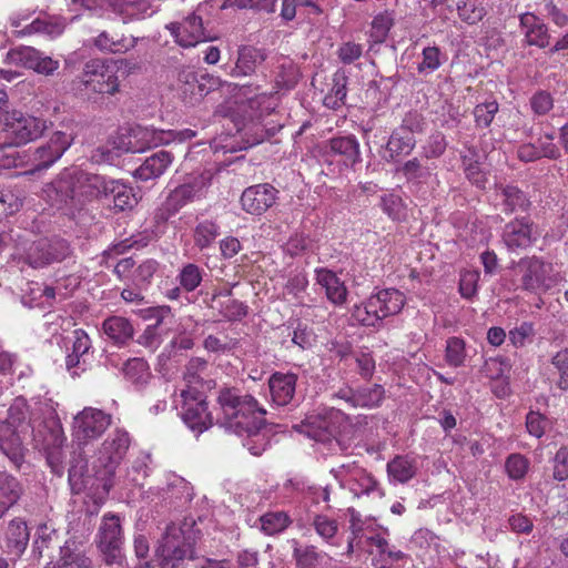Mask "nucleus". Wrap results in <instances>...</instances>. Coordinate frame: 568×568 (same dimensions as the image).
I'll return each instance as SVG.
<instances>
[{"label": "nucleus", "mask_w": 568, "mask_h": 568, "mask_svg": "<svg viewBox=\"0 0 568 568\" xmlns=\"http://www.w3.org/2000/svg\"><path fill=\"white\" fill-rule=\"evenodd\" d=\"M217 403L226 428L248 438L258 437V432L265 425L266 410L251 394L235 387H224L219 392Z\"/></svg>", "instance_id": "1"}, {"label": "nucleus", "mask_w": 568, "mask_h": 568, "mask_svg": "<svg viewBox=\"0 0 568 568\" xmlns=\"http://www.w3.org/2000/svg\"><path fill=\"white\" fill-rule=\"evenodd\" d=\"M156 552L160 558V568H186L187 560L199 559L194 550L192 525L170 524Z\"/></svg>", "instance_id": "2"}, {"label": "nucleus", "mask_w": 568, "mask_h": 568, "mask_svg": "<svg viewBox=\"0 0 568 568\" xmlns=\"http://www.w3.org/2000/svg\"><path fill=\"white\" fill-rule=\"evenodd\" d=\"M131 445L126 430L114 429L102 443L93 468L97 479L102 481V488L109 491L113 486L115 470L125 457Z\"/></svg>", "instance_id": "3"}, {"label": "nucleus", "mask_w": 568, "mask_h": 568, "mask_svg": "<svg viewBox=\"0 0 568 568\" xmlns=\"http://www.w3.org/2000/svg\"><path fill=\"white\" fill-rule=\"evenodd\" d=\"M71 89L83 97H90L92 93L114 95L120 90V81L113 67L93 59L88 61L82 73L72 80Z\"/></svg>", "instance_id": "4"}, {"label": "nucleus", "mask_w": 568, "mask_h": 568, "mask_svg": "<svg viewBox=\"0 0 568 568\" xmlns=\"http://www.w3.org/2000/svg\"><path fill=\"white\" fill-rule=\"evenodd\" d=\"M72 254L70 243L61 237H43L32 242L23 254V261L33 268L59 263Z\"/></svg>", "instance_id": "5"}, {"label": "nucleus", "mask_w": 568, "mask_h": 568, "mask_svg": "<svg viewBox=\"0 0 568 568\" xmlns=\"http://www.w3.org/2000/svg\"><path fill=\"white\" fill-rule=\"evenodd\" d=\"M124 542L121 519L118 515L106 513L101 519L97 534V544L106 565H121Z\"/></svg>", "instance_id": "6"}, {"label": "nucleus", "mask_w": 568, "mask_h": 568, "mask_svg": "<svg viewBox=\"0 0 568 568\" xmlns=\"http://www.w3.org/2000/svg\"><path fill=\"white\" fill-rule=\"evenodd\" d=\"M112 416L102 409L84 407L73 418L72 435L79 446L100 438L111 426Z\"/></svg>", "instance_id": "7"}, {"label": "nucleus", "mask_w": 568, "mask_h": 568, "mask_svg": "<svg viewBox=\"0 0 568 568\" xmlns=\"http://www.w3.org/2000/svg\"><path fill=\"white\" fill-rule=\"evenodd\" d=\"M343 414L338 409H327L323 413L306 416L292 428L307 437L322 443H328L339 434V423Z\"/></svg>", "instance_id": "8"}, {"label": "nucleus", "mask_w": 568, "mask_h": 568, "mask_svg": "<svg viewBox=\"0 0 568 568\" xmlns=\"http://www.w3.org/2000/svg\"><path fill=\"white\" fill-rule=\"evenodd\" d=\"M181 398V417L185 425L197 435L207 430L213 425V418L203 392L182 389Z\"/></svg>", "instance_id": "9"}, {"label": "nucleus", "mask_w": 568, "mask_h": 568, "mask_svg": "<svg viewBox=\"0 0 568 568\" xmlns=\"http://www.w3.org/2000/svg\"><path fill=\"white\" fill-rule=\"evenodd\" d=\"M43 199L59 210L78 207L74 171L64 170L42 189Z\"/></svg>", "instance_id": "10"}, {"label": "nucleus", "mask_w": 568, "mask_h": 568, "mask_svg": "<svg viewBox=\"0 0 568 568\" xmlns=\"http://www.w3.org/2000/svg\"><path fill=\"white\" fill-rule=\"evenodd\" d=\"M538 226L529 216L515 217L505 224L501 239L509 251L527 250L539 239Z\"/></svg>", "instance_id": "11"}, {"label": "nucleus", "mask_w": 568, "mask_h": 568, "mask_svg": "<svg viewBox=\"0 0 568 568\" xmlns=\"http://www.w3.org/2000/svg\"><path fill=\"white\" fill-rule=\"evenodd\" d=\"M45 123L36 116L19 111L8 112L4 131L16 145L26 144L42 135Z\"/></svg>", "instance_id": "12"}, {"label": "nucleus", "mask_w": 568, "mask_h": 568, "mask_svg": "<svg viewBox=\"0 0 568 568\" xmlns=\"http://www.w3.org/2000/svg\"><path fill=\"white\" fill-rule=\"evenodd\" d=\"M550 266L537 256L520 258L516 266V274L520 275V287L531 293L548 290L546 283Z\"/></svg>", "instance_id": "13"}, {"label": "nucleus", "mask_w": 568, "mask_h": 568, "mask_svg": "<svg viewBox=\"0 0 568 568\" xmlns=\"http://www.w3.org/2000/svg\"><path fill=\"white\" fill-rule=\"evenodd\" d=\"M166 29L175 42L183 48H192L211 39L205 30L202 17L196 12L190 13L180 22H171L166 26Z\"/></svg>", "instance_id": "14"}, {"label": "nucleus", "mask_w": 568, "mask_h": 568, "mask_svg": "<svg viewBox=\"0 0 568 568\" xmlns=\"http://www.w3.org/2000/svg\"><path fill=\"white\" fill-rule=\"evenodd\" d=\"M73 171L78 206H82L87 202H91L93 200L106 197V191L111 179H108L104 175L89 173L83 170L74 169Z\"/></svg>", "instance_id": "15"}, {"label": "nucleus", "mask_w": 568, "mask_h": 568, "mask_svg": "<svg viewBox=\"0 0 568 568\" xmlns=\"http://www.w3.org/2000/svg\"><path fill=\"white\" fill-rule=\"evenodd\" d=\"M278 191L268 183L248 186L241 196V204L245 212L261 215L271 209L277 200Z\"/></svg>", "instance_id": "16"}, {"label": "nucleus", "mask_w": 568, "mask_h": 568, "mask_svg": "<svg viewBox=\"0 0 568 568\" xmlns=\"http://www.w3.org/2000/svg\"><path fill=\"white\" fill-rule=\"evenodd\" d=\"M72 143L71 135L57 131L50 139L38 146L33 153V164L36 170H44L58 161Z\"/></svg>", "instance_id": "17"}, {"label": "nucleus", "mask_w": 568, "mask_h": 568, "mask_svg": "<svg viewBox=\"0 0 568 568\" xmlns=\"http://www.w3.org/2000/svg\"><path fill=\"white\" fill-rule=\"evenodd\" d=\"M174 135L172 131L136 126L130 131L128 151L132 153L144 152L146 149L169 143Z\"/></svg>", "instance_id": "18"}, {"label": "nucleus", "mask_w": 568, "mask_h": 568, "mask_svg": "<svg viewBox=\"0 0 568 568\" xmlns=\"http://www.w3.org/2000/svg\"><path fill=\"white\" fill-rule=\"evenodd\" d=\"M337 397L344 399L352 407L375 408L383 403L385 389L379 384L364 386L356 390L342 388L338 390Z\"/></svg>", "instance_id": "19"}, {"label": "nucleus", "mask_w": 568, "mask_h": 568, "mask_svg": "<svg viewBox=\"0 0 568 568\" xmlns=\"http://www.w3.org/2000/svg\"><path fill=\"white\" fill-rule=\"evenodd\" d=\"M519 24L524 30V41L528 45L544 49L550 43L548 26L535 13L525 12L519 16Z\"/></svg>", "instance_id": "20"}, {"label": "nucleus", "mask_w": 568, "mask_h": 568, "mask_svg": "<svg viewBox=\"0 0 568 568\" xmlns=\"http://www.w3.org/2000/svg\"><path fill=\"white\" fill-rule=\"evenodd\" d=\"M297 375L275 372L268 378L272 400L278 406L288 405L295 396Z\"/></svg>", "instance_id": "21"}, {"label": "nucleus", "mask_w": 568, "mask_h": 568, "mask_svg": "<svg viewBox=\"0 0 568 568\" xmlns=\"http://www.w3.org/2000/svg\"><path fill=\"white\" fill-rule=\"evenodd\" d=\"M65 438L60 427L51 429L49 436L43 440V450L45 454V460L51 471L61 477L64 473V453L63 443Z\"/></svg>", "instance_id": "22"}, {"label": "nucleus", "mask_w": 568, "mask_h": 568, "mask_svg": "<svg viewBox=\"0 0 568 568\" xmlns=\"http://www.w3.org/2000/svg\"><path fill=\"white\" fill-rule=\"evenodd\" d=\"M174 155L165 150H160L148 156L143 163L133 172V176L141 181H149L160 178L172 164Z\"/></svg>", "instance_id": "23"}, {"label": "nucleus", "mask_w": 568, "mask_h": 568, "mask_svg": "<svg viewBox=\"0 0 568 568\" xmlns=\"http://www.w3.org/2000/svg\"><path fill=\"white\" fill-rule=\"evenodd\" d=\"M267 59L265 49L253 45H242L237 51L235 67L232 69L233 77H247L255 73L256 68Z\"/></svg>", "instance_id": "24"}, {"label": "nucleus", "mask_w": 568, "mask_h": 568, "mask_svg": "<svg viewBox=\"0 0 568 568\" xmlns=\"http://www.w3.org/2000/svg\"><path fill=\"white\" fill-rule=\"evenodd\" d=\"M0 450L19 467L23 462V445L16 427L9 420H0Z\"/></svg>", "instance_id": "25"}, {"label": "nucleus", "mask_w": 568, "mask_h": 568, "mask_svg": "<svg viewBox=\"0 0 568 568\" xmlns=\"http://www.w3.org/2000/svg\"><path fill=\"white\" fill-rule=\"evenodd\" d=\"M371 308H376L382 320L398 314L404 304L405 296L396 288H386L378 291L376 294L369 296Z\"/></svg>", "instance_id": "26"}, {"label": "nucleus", "mask_w": 568, "mask_h": 568, "mask_svg": "<svg viewBox=\"0 0 568 568\" xmlns=\"http://www.w3.org/2000/svg\"><path fill=\"white\" fill-rule=\"evenodd\" d=\"M352 538L348 540V550L366 549L375 547L378 552H385L387 548V540L377 534L367 532L363 528V523L355 516L351 519Z\"/></svg>", "instance_id": "27"}, {"label": "nucleus", "mask_w": 568, "mask_h": 568, "mask_svg": "<svg viewBox=\"0 0 568 568\" xmlns=\"http://www.w3.org/2000/svg\"><path fill=\"white\" fill-rule=\"evenodd\" d=\"M497 195L501 199V211L507 215L517 212H527L531 206L527 194L513 184L498 185Z\"/></svg>", "instance_id": "28"}, {"label": "nucleus", "mask_w": 568, "mask_h": 568, "mask_svg": "<svg viewBox=\"0 0 568 568\" xmlns=\"http://www.w3.org/2000/svg\"><path fill=\"white\" fill-rule=\"evenodd\" d=\"M316 282L325 290L327 300L336 306L346 302L347 288L343 281L331 270H316Z\"/></svg>", "instance_id": "29"}, {"label": "nucleus", "mask_w": 568, "mask_h": 568, "mask_svg": "<svg viewBox=\"0 0 568 568\" xmlns=\"http://www.w3.org/2000/svg\"><path fill=\"white\" fill-rule=\"evenodd\" d=\"M207 368L209 364L205 359L201 357L191 358L187 362L183 374V379L186 384L185 389L202 392L204 388H212L213 381L206 378Z\"/></svg>", "instance_id": "30"}, {"label": "nucleus", "mask_w": 568, "mask_h": 568, "mask_svg": "<svg viewBox=\"0 0 568 568\" xmlns=\"http://www.w3.org/2000/svg\"><path fill=\"white\" fill-rule=\"evenodd\" d=\"M60 545L57 531L47 525H42L38 528L37 537L33 541V549L39 557H48L50 561L47 564V568L53 566V561L57 559V550L60 551Z\"/></svg>", "instance_id": "31"}, {"label": "nucleus", "mask_w": 568, "mask_h": 568, "mask_svg": "<svg viewBox=\"0 0 568 568\" xmlns=\"http://www.w3.org/2000/svg\"><path fill=\"white\" fill-rule=\"evenodd\" d=\"M4 539L7 552L20 557L30 539L27 523L21 518L12 519L6 530Z\"/></svg>", "instance_id": "32"}, {"label": "nucleus", "mask_w": 568, "mask_h": 568, "mask_svg": "<svg viewBox=\"0 0 568 568\" xmlns=\"http://www.w3.org/2000/svg\"><path fill=\"white\" fill-rule=\"evenodd\" d=\"M329 151L342 156L346 166L361 162L359 143L354 135L336 136L328 141Z\"/></svg>", "instance_id": "33"}, {"label": "nucleus", "mask_w": 568, "mask_h": 568, "mask_svg": "<svg viewBox=\"0 0 568 568\" xmlns=\"http://www.w3.org/2000/svg\"><path fill=\"white\" fill-rule=\"evenodd\" d=\"M300 69L290 59L282 58L274 70L275 92L293 90L300 80Z\"/></svg>", "instance_id": "34"}, {"label": "nucleus", "mask_w": 568, "mask_h": 568, "mask_svg": "<svg viewBox=\"0 0 568 568\" xmlns=\"http://www.w3.org/2000/svg\"><path fill=\"white\" fill-rule=\"evenodd\" d=\"M195 199L191 189L186 184H181L172 190L165 199L162 209L156 214V217L166 221L170 216L179 212L187 203Z\"/></svg>", "instance_id": "35"}, {"label": "nucleus", "mask_w": 568, "mask_h": 568, "mask_svg": "<svg viewBox=\"0 0 568 568\" xmlns=\"http://www.w3.org/2000/svg\"><path fill=\"white\" fill-rule=\"evenodd\" d=\"M109 196L113 197L116 211L132 210L139 202L133 189L120 180H110L106 191V197Z\"/></svg>", "instance_id": "36"}, {"label": "nucleus", "mask_w": 568, "mask_h": 568, "mask_svg": "<svg viewBox=\"0 0 568 568\" xmlns=\"http://www.w3.org/2000/svg\"><path fill=\"white\" fill-rule=\"evenodd\" d=\"M50 568H93L92 560L74 547V542L67 541L60 548L58 561Z\"/></svg>", "instance_id": "37"}, {"label": "nucleus", "mask_w": 568, "mask_h": 568, "mask_svg": "<svg viewBox=\"0 0 568 568\" xmlns=\"http://www.w3.org/2000/svg\"><path fill=\"white\" fill-rule=\"evenodd\" d=\"M102 326L104 333L118 344H125L134 334L130 321L122 316H111L103 322Z\"/></svg>", "instance_id": "38"}, {"label": "nucleus", "mask_w": 568, "mask_h": 568, "mask_svg": "<svg viewBox=\"0 0 568 568\" xmlns=\"http://www.w3.org/2000/svg\"><path fill=\"white\" fill-rule=\"evenodd\" d=\"M214 84V79L210 75H196L190 87H184L181 90V98L186 104L194 105L211 92Z\"/></svg>", "instance_id": "39"}, {"label": "nucleus", "mask_w": 568, "mask_h": 568, "mask_svg": "<svg viewBox=\"0 0 568 568\" xmlns=\"http://www.w3.org/2000/svg\"><path fill=\"white\" fill-rule=\"evenodd\" d=\"M258 521L261 530L267 536L281 534L292 524L290 515L283 510L267 511Z\"/></svg>", "instance_id": "40"}, {"label": "nucleus", "mask_w": 568, "mask_h": 568, "mask_svg": "<svg viewBox=\"0 0 568 568\" xmlns=\"http://www.w3.org/2000/svg\"><path fill=\"white\" fill-rule=\"evenodd\" d=\"M122 372L129 382L139 387L144 386L151 377L149 364L140 357L128 359L123 365Z\"/></svg>", "instance_id": "41"}, {"label": "nucleus", "mask_w": 568, "mask_h": 568, "mask_svg": "<svg viewBox=\"0 0 568 568\" xmlns=\"http://www.w3.org/2000/svg\"><path fill=\"white\" fill-rule=\"evenodd\" d=\"M415 145V136H410L407 133H400L398 128L395 129L386 145V150L389 153V160L395 161L397 156L408 155L414 150Z\"/></svg>", "instance_id": "42"}, {"label": "nucleus", "mask_w": 568, "mask_h": 568, "mask_svg": "<svg viewBox=\"0 0 568 568\" xmlns=\"http://www.w3.org/2000/svg\"><path fill=\"white\" fill-rule=\"evenodd\" d=\"M136 41L138 39L134 37H123L121 39H115L110 37L108 32L103 31L94 39V45L100 51L116 53L126 52L133 49L136 44Z\"/></svg>", "instance_id": "43"}, {"label": "nucleus", "mask_w": 568, "mask_h": 568, "mask_svg": "<svg viewBox=\"0 0 568 568\" xmlns=\"http://www.w3.org/2000/svg\"><path fill=\"white\" fill-rule=\"evenodd\" d=\"M394 13L392 11H384L374 17L369 30V41L373 44L385 42L389 30L394 26Z\"/></svg>", "instance_id": "44"}, {"label": "nucleus", "mask_w": 568, "mask_h": 568, "mask_svg": "<svg viewBox=\"0 0 568 568\" xmlns=\"http://www.w3.org/2000/svg\"><path fill=\"white\" fill-rule=\"evenodd\" d=\"M204 270L194 263H187L181 267L176 275V281L184 292L195 291L202 283Z\"/></svg>", "instance_id": "45"}, {"label": "nucleus", "mask_w": 568, "mask_h": 568, "mask_svg": "<svg viewBox=\"0 0 568 568\" xmlns=\"http://www.w3.org/2000/svg\"><path fill=\"white\" fill-rule=\"evenodd\" d=\"M388 476L398 483H407L416 474V466L403 456H396L387 464Z\"/></svg>", "instance_id": "46"}, {"label": "nucleus", "mask_w": 568, "mask_h": 568, "mask_svg": "<svg viewBox=\"0 0 568 568\" xmlns=\"http://www.w3.org/2000/svg\"><path fill=\"white\" fill-rule=\"evenodd\" d=\"M220 235V226L213 222L205 220L200 222L194 229V244L201 251L210 247Z\"/></svg>", "instance_id": "47"}, {"label": "nucleus", "mask_w": 568, "mask_h": 568, "mask_svg": "<svg viewBox=\"0 0 568 568\" xmlns=\"http://www.w3.org/2000/svg\"><path fill=\"white\" fill-rule=\"evenodd\" d=\"M297 8H306L310 13L315 16H320L323 12L318 0H282L281 18L285 22L294 20L297 16Z\"/></svg>", "instance_id": "48"}, {"label": "nucleus", "mask_w": 568, "mask_h": 568, "mask_svg": "<svg viewBox=\"0 0 568 568\" xmlns=\"http://www.w3.org/2000/svg\"><path fill=\"white\" fill-rule=\"evenodd\" d=\"M39 54L40 51L32 47L20 45L7 53L6 61L16 67L33 70Z\"/></svg>", "instance_id": "49"}, {"label": "nucleus", "mask_w": 568, "mask_h": 568, "mask_svg": "<svg viewBox=\"0 0 568 568\" xmlns=\"http://www.w3.org/2000/svg\"><path fill=\"white\" fill-rule=\"evenodd\" d=\"M22 494L20 483L11 475L0 471V499L7 505H14Z\"/></svg>", "instance_id": "50"}, {"label": "nucleus", "mask_w": 568, "mask_h": 568, "mask_svg": "<svg viewBox=\"0 0 568 568\" xmlns=\"http://www.w3.org/2000/svg\"><path fill=\"white\" fill-rule=\"evenodd\" d=\"M371 306L369 297L359 305H355L352 310V318L364 326H378L383 320L378 315L376 308H371Z\"/></svg>", "instance_id": "51"}, {"label": "nucleus", "mask_w": 568, "mask_h": 568, "mask_svg": "<svg viewBox=\"0 0 568 568\" xmlns=\"http://www.w3.org/2000/svg\"><path fill=\"white\" fill-rule=\"evenodd\" d=\"M396 172L402 173L409 182L420 183L429 178L430 172L417 158L406 161Z\"/></svg>", "instance_id": "52"}, {"label": "nucleus", "mask_w": 568, "mask_h": 568, "mask_svg": "<svg viewBox=\"0 0 568 568\" xmlns=\"http://www.w3.org/2000/svg\"><path fill=\"white\" fill-rule=\"evenodd\" d=\"M293 557L296 561L297 568H317L320 562V554L316 551L315 546H298L294 541Z\"/></svg>", "instance_id": "53"}, {"label": "nucleus", "mask_w": 568, "mask_h": 568, "mask_svg": "<svg viewBox=\"0 0 568 568\" xmlns=\"http://www.w3.org/2000/svg\"><path fill=\"white\" fill-rule=\"evenodd\" d=\"M466 357L465 342L459 337H449L446 341L445 361L452 367H459Z\"/></svg>", "instance_id": "54"}, {"label": "nucleus", "mask_w": 568, "mask_h": 568, "mask_svg": "<svg viewBox=\"0 0 568 568\" xmlns=\"http://www.w3.org/2000/svg\"><path fill=\"white\" fill-rule=\"evenodd\" d=\"M530 466L529 459L521 454H510L505 462V469L508 477L513 480L523 479L528 473Z\"/></svg>", "instance_id": "55"}, {"label": "nucleus", "mask_w": 568, "mask_h": 568, "mask_svg": "<svg viewBox=\"0 0 568 568\" xmlns=\"http://www.w3.org/2000/svg\"><path fill=\"white\" fill-rule=\"evenodd\" d=\"M381 206L394 221H400L406 215V206L398 194L387 193L381 196Z\"/></svg>", "instance_id": "56"}, {"label": "nucleus", "mask_w": 568, "mask_h": 568, "mask_svg": "<svg viewBox=\"0 0 568 568\" xmlns=\"http://www.w3.org/2000/svg\"><path fill=\"white\" fill-rule=\"evenodd\" d=\"M554 97L547 90L539 89L529 98V106L535 115H547L554 109Z\"/></svg>", "instance_id": "57"}, {"label": "nucleus", "mask_w": 568, "mask_h": 568, "mask_svg": "<svg viewBox=\"0 0 568 568\" xmlns=\"http://www.w3.org/2000/svg\"><path fill=\"white\" fill-rule=\"evenodd\" d=\"M354 480L357 488H353V490L356 495H374L379 498L384 496L383 489L371 474L359 471Z\"/></svg>", "instance_id": "58"}, {"label": "nucleus", "mask_w": 568, "mask_h": 568, "mask_svg": "<svg viewBox=\"0 0 568 568\" xmlns=\"http://www.w3.org/2000/svg\"><path fill=\"white\" fill-rule=\"evenodd\" d=\"M499 110V104L496 100L479 103L474 108V116L476 125L479 128H488L496 113Z\"/></svg>", "instance_id": "59"}, {"label": "nucleus", "mask_w": 568, "mask_h": 568, "mask_svg": "<svg viewBox=\"0 0 568 568\" xmlns=\"http://www.w3.org/2000/svg\"><path fill=\"white\" fill-rule=\"evenodd\" d=\"M316 534L324 540L329 541L338 531V523L327 515H315L312 521Z\"/></svg>", "instance_id": "60"}, {"label": "nucleus", "mask_w": 568, "mask_h": 568, "mask_svg": "<svg viewBox=\"0 0 568 568\" xmlns=\"http://www.w3.org/2000/svg\"><path fill=\"white\" fill-rule=\"evenodd\" d=\"M150 9L151 4L149 0H123L116 7V10L123 16L124 20L144 16Z\"/></svg>", "instance_id": "61"}, {"label": "nucleus", "mask_w": 568, "mask_h": 568, "mask_svg": "<svg viewBox=\"0 0 568 568\" xmlns=\"http://www.w3.org/2000/svg\"><path fill=\"white\" fill-rule=\"evenodd\" d=\"M219 313L229 321H240L247 314V306L242 302L227 298L220 303Z\"/></svg>", "instance_id": "62"}, {"label": "nucleus", "mask_w": 568, "mask_h": 568, "mask_svg": "<svg viewBox=\"0 0 568 568\" xmlns=\"http://www.w3.org/2000/svg\"><path fill=\"white\" fill-rule=\"evenodd\" d=\"M552 365L559 373L557 386L561 390L568 389V348L559 351L551 359Z\"/></svg>", "instance_id": "63"}, {"label": "nucleus", "mask_w": 568, "mask_h": 568, "mask_svg": "<svg viewBox=\"0 0 568 568\" xmlns=\"http://www.w3.org/2000/svg\"><path fill=\"white\" fill-rule=\"evenodd\" d=\"M554 471L552 477L558 481L568 478V446H561L552 458Z\"/></svg>", "instance_id": "64"}]
</instances>
